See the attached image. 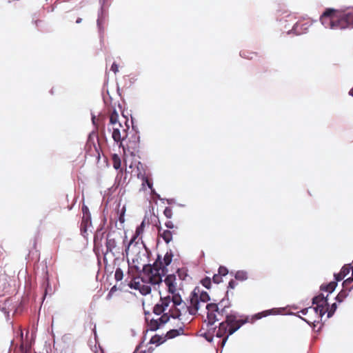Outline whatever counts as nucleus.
<instances>
[{"label":"nucleus","mask_w":353,"mask_h":353,"mask_svg":"<svg viewBox=\"0 0 353 353\" xmlns=\"http://www.w3.org/2000/svg\"><path fill=\"white\" fill-rule=\"evenodd\" d=\"M208 310L207 321L210 325H214L216 321L225 320L219 323L218 330L216 331V336L223 338L221 346L223 347L230 335L233 334L242 325L248 321V318L241 316L236 312H228L230 305H227L224 300L219 303H209L206 305Z\"/></svg>","instance_id":"1"},{"label":"nucleus","mask_w":353,"mask_h":353,"mask_svg":"<svg viewBox=\"0 0 353 353\" xmlns=\"http://www.w3.org/2000/svg\"><path fill=\"white\" fill-rule=\"evenodd\" d=\"M165 274V268H162L161 256L158 255L152 265H144L141 276L143 283L158 285L162 282V276Z\"/></svg>","instance_id":"2"},{"label":"nucleus","mask_w":353,"mask_h":353,"mask_svg":"<svg viewBox=\"0 0 353 353\" xmlns=\"http://www.w3.org/2000/svg\"><path fill=\"white\" fill-rule=\"evenodd\" d=\"M105 117L103 114H99L98 116L92 115V122L97 133L94 130L90 133V141H91L92 137L95 136L97 141V145L95 143H93L94 151H92V148L90 145V152H92V157L94 159V161L97 164L99 163L101 159V146L99 142V134L98 132H103L105 128Z\"/></svg>","instance_id":"3"},{"label":"nucleus","mask_w":353,"mask_h":353,"mask_svg":"<svg viewBox=\"0 0 353 353\" xmlns=\"http://www.w3.org/2000/svg\"><path fill=\"white\" fill-rule=\"evenodd\" d=\"M199 309L198 299L196 292H194L191 293L190 296L188 305L185 302H183L180 305L170 308L168 312L171 317L176 319L179 318L181 316L186 315L187 314L195 315L197 314Z\"/></svg>","instance_id":"4"},{"label":"nucleus","mask_w":353,"mask_h":353,"mask_svg":"<svg viewBox=\"0 0 353 353\" xmlns=\"http://www.w3.org/2000/svg\"><path fill=\"white\" fill-rule=\"evenodd\" d=\"M119 146L123 148L124 153L128 152L132 156L137 155L140 148V137L139 133L132 129L126 139L122 141V145H119Z\"/></svg>","instance_id":"5"},{"label":"nucleus","mask_w":353,"mask_h":353,"mask_svg":"<svg viewBox=\"0 0 353 353\" xmlns=\"http://www.w3.org/2000/svg\"><path fill=\"white\" fill-rule=\"evenodd\" d=\"M312 304L316 305V307L312 309L311 307L305 308L301 312L303 314L305 315L311 310L314 311L319 315V318H321L327 311L326 307L328 306L327 297L324 296L323 294H320L312 299Z\"/></svg>","instance_id":"6"},{"label":"nucleus","mask_w":353,"mask_h":353,"mask_svg":"<svg viewBox=\"0 0 353 353\" xmlns=\"http://www.w3.org/2000/svg\"><path fill=\"white\" fill-rule=\"evenodd\" d=\"M335 29L353 28V12L335 10Z\"/></svg>","instance_id":"7"},{"label":"nucleus","mask_w":353,"mask_h":353,"mask_svg":"<svg viewBox=\"0 0 353 353\" xmlns=\"http://www.w3.org/2000/svg\"><path fill=\"white\" fill-rule=\"evenodd\" d=\"M130 130L127 119H124L123 123L116 124L115 127H112V137L115 142L122 145V141L126 139Z\"/></svg>","instance_id":"8"},{"label":"nucleus","mask_w":353,"mask_h":353,"mask_svg":"<svg viewBox=\"0 0 353 353\" xmlns=\"http://www.w3.org/2000/svg\"><path fill=\"white\" fill-rule=\"evenodd\" d=\"M150 314L149 312L145 313V321L148 323L149 329L152 331H156L161 325L165 324L170 320L171 316L169 314V312H168L157 319H150Z\"/></svg>","instance_id":"9"},{"label":"nucleus","mask_w":353,"mask_h":353,"mask_svg":"<svg viewBox=\"0 0 353 353\" xmlns=\"http://www.w3.org/2000/svg\"><path fill=\"white\" fill-rule=\"evenodd\" d=\"M320 20L325 28L335 29V10L327 8L321 16Z\"/></svg>","instance_id":"10"},{"label":"nucleus","mask_w":353,"mask_h":353,"mask_svg":"<svg viewBox=\"0 0 353 353\" xmlns=\"http://www.w3.org/2000/svg\"><path fill=\"white\" fill-rule=\"evenodd\" d=\"M171 305V298L170 296L161 298L159 303H157L153 307V313L157 316L163 315L167 313Z\"/></svg>","instance_id":"11"},{"label":"nucleus","mask_w":353,"mask_h":353,"mask_svg":"<svg viewBox=\"0 0 353 353\" xmlns=\"http://www.w3.org/2000/svg\"><path fill=\"white\" fill-rule=\"evenodd\" d=\"M121 239V236L119 234H117L115 232L108 233L106 238L107 252H117V243Z\"/></svg>","instance_id":"12"},{"label":"nucleus","mask_w":353,"mask_h":353,"mask_svg":"<svg viewBox=\"0 0 353 353\" xmlns=\"http://www.w3.org/2000/svg\"><path fill=\"white\" fill-rule=\"evenodd\" d=\"M310 26L311 23L308 21H299L294 24L292 28V31L296 34H302L307 31Z\"/></svg>","instance_id":"13"},{"label":"nucleus","mask_w":353,"mask_h":353,"mask_svg":"<svg viewBox=\"0 0 353 353\" xmlns=\"http://www.w3.org/2000/svg\"><path fill=\"white\" fill-rule=\"evenodd\" d=\"M164 282L168 287V292L171 294L175 293L177 288L176 276L174 274L168 275Z\"/></svg>","instance_id":"14"},{"label":"nucleus","mask_w":353,"mask_h":353,"mask_svg":"<svg viewBox=\"0 0 353 353\" xmlns=\"http://www.w3.org/2000/svg\"><path fill=\"white\" fill-rule=\"evenodd\" d=\"M158 234L166 243H169L172 240V236L176 234L175 230H163L161 225H157Z\"/></svg>","instance_id":"15"},{"label":"nucleus","mask_w":353,"mask_h":353,"mask_svg":"<svg viewBox=\"0 0 353 353\" xmlns=\"http://www.w3.org/2000/svg\"><path fill=\"white\" fill-rule=\"evenodd\" d=\"M88 207L83 203L82 206L83 218L81 225V232L84 237L87 235V227L88 223Z\"/></svg>","instance_id":"16"},{"label":"nucleus","mask_w":353,"mask_h":353,"mask_svg":"<svg viewBox=\"0 0 353 353\" xmlns=\"http://www.w3.org/2000/svg\"><path fill=\"white\" fill-rule=\"evenodd\" d=\"M144 227H145V223L143 221L140 225H139L137 229H136V232H135V234L133 236V237L131 239V240L130 241V242L128 243V245L127 246V248H125V252H126V254H128V251H129V249H130V247L134 243H136L135 241L137 239V238H138L141 234H143V230H144Z\"/></svg>","instance_id":"17"},{"label":"nucleus","mask_w":353,"mask_h":353,"mask_svg":"<svg viewBox=\"0 0 353 353\" xmlns=\"http://www.w3.org/2000/svg\"><path fill=\"white\" fill-rule=\"evenodd\" d=\"M352 270V274H353V268L351 266V264H346L345 265L341 270V272L338 274H334V277L336 279V281H340L343 280L350 272V270Z\"/></svg>","instance_id":"18"},{"label":"nucleus","mask_w":353,"mask_h":353,"mask_svg":"<svg viewBox=\"0 0 353 353\" xmlns=\"http://www.w3.org/2000/svg\"><path fill=\"white\" fill-rule=\"evenodd\" d=\"M196 292V298L198 299L199 306L200 307L201 303H206L210 300V296L206 292H201L199 288H196L192 293Z\"/></svg>","instance_id":"19"},{"label":"nucleus","mask_w":353,"mask_h":353,"mask_svg":"<svg viewBox=\"0 0 353 353\" xmlns=\"http://www.w3.org/2000/svg\"><path fill=\"white\" fill-rule=\"evenodd\" d=\"M173 256L174 255L172 252L170 250L169 252H167L165 253L163 259V261L161 260L162 268H165V272H167V266H168L172 261Z\"/></svg>","instance_id":"20"},{"label":"nucleus","mask_w":353,"mask_h":353,"mask_svg":"<svg viewBox=\"0 0 353 353\" xmlns=\"http://www.w3.org/2000/svg\"><path fill=\"white\" fill-rule=\"evenodd\" d=\"M110 123L112 127H115L116 124H121V122L119 120V114L115 110H114L110 115Z\"/></svg>","instance_id":"21"},{"label":"nucleus","mask_w":353,"mask_h":353,"mask_svg":"<svg viewBox=\"0 0 353 353\" xmlns=\"http://www.w3.org/2000/svg\"><path fill=\"white\" fill-rule=\"evenodd\" d=\"M337 285L336 281H331L330 283L326 285H322L321 286V290L326 291L330 293H332Z\"/></svg>","instance_id":"22"},{"label":"nucleus","mask_w":353,"mask_h":353,"mask_svg":"<svg viewBox=\"0 0 353 353\" xmlns=\"http://www.w3.org/2000/svg\"><path fill=\"white\" fill-rule=\"evenodd\" d=\"M172 297L171 299V304L172 305L170 306V308H173L177 305H180L181 303H182L183 301H182V299L179 294H172Z\"/></svg>","instance_id":"23"},{"label":"nucleus","mask_w":353,"mask_h":353,"mask_svg":"<svg viewBox=\"0 0 353 353\" xmlns=\"http://www.w3.org/2000/svg\"><path fill=\"white\" fill-rule=\"evenodd\" d=\"M112 165L116 170L120 169L121 165V161L119 156L117 154H114L112 156Z\"/></svg>","instance_id":"24"},{"label":"nucleus","mask_w":353,"mask_h":353,"mask_svg":"<svg viewBox=\"0 0 353 353\" xmlns=\"http://www.w3.org/2000/svg\"><path fill=\"white\" fill-rule=\"evenodd\" d=\"M248 278V272L244 270H239L235 274V279L239 281H245Z\"/></svg>","instance_id":"25"},{"label":"nucleus","mask_w":353,"mask_h":353,"mask_svg":"<svg viewBox=\"0 0 353 353\" xmlns=\"http://www.w3.org/2000/svg\"><path fill=\"white\" fill-rule=\"evenodd\" d=\"M183 330L182 328H179L178 330H170L167 332L166 336L169 339H172L180 335L181 333H183Z\"/></svg>","instance_id":"26"},{"label":"nucleus","mask_w":353,"mask_h":353,"mask_svg":"<svg viewBox=\"0 0 353 353\" xmlns=\"http://www.w3.org/2000/svg\"><path fill=\"white\" fill-rule=\"evenodd\" d=\"M177 276L179 279L181 281L185 280L186 277L188 276V270L185 268H179L176 271Z\"/></svg>","instance_id":"27"},{"label":"nucleus","mask_w":353,"mask_h":353,"mask_svg":"<svg viewBox=\"0 0 353 353\" xmlns=\"http://www.w3.org/2000/svg\"><path fill=\"white\" fill-rule=\"evenodd\" d=\"M241 56L245 59H252L254 57H257V53L243 50L241 52Z\"/></svg>","instance_id":"28"},{"label":"nucleus","mask_w":353,"mask_h":353,"mask_svg":"<svg viewBox=\"0 0 353 353\" xmlns=\"http://www.w3.org/2000/svg\"><path fill=\"white\" fill-rule=\"evenodd\" d=\"M139 292L142 295H147L151 292V288L148 285L141 284Z\"/></svg>","instance_id":"29"},{"label":"nucleus","mask_w":353,"mask_h":353,"mask_svg":"<svg viewBox=\"0 0 353 353\" xmlns=\"http://www.w3.org/2000/svg\"><path fill=\"white\" fill-rule=\"evenodd\" d=\"M336 308H337V305H336V303H335L332 304L331 306H330L328 305V306L326 307V309H327V311L326 312V313H327V318H330L334 314Z\"/></svg>","instance_id":"30"},{"label":"nucleus","mask_w":353,"mask_h":353,"mask_svg":"<svg viewBox=\"0 0 353 353\" xmlns=\"http://www.w3.org/2000/svg\"><path fill=\"white\" fill-rule=\"evenodd\" d=\"M102 235L103 234H101V236L99 237L98 233L95 234L94 238V250L98 248L101 245Z\"/></svg>","instance_id":"31"},{"label":"nucleus","mask_w":353,"mask_h":353,"mask_svg":"<svg viewBox=\"0 0 353 353\" xmlns=\"http://www.w3.org/2000/svg\"><path fill=\"white\" fill-rule=\"evenodd\" d=\"M141 284L142 283H141L139 281H137L135 280H133V281H130V283H129L128 285H129V287L130 288L139 290Z\"/></svg>","instance_id":"32"},{"label":"nucleus","mask_w":353,"mask_h":353,"mask_svg":"<svg viewBox=\"0 0 353 353\" xmlns=\"http://www.w3.org/2000/svg\"><path fill=\"white\" fill-rule=\"evenodd\" d=\"M123 277V271L121 270V268H117L116 270V271H115V273H114V278H115V279L117 281H121Z\"/></svg>","instance_id":"33"},{"label":"nucleus","mask_w":353,"mask_h":353,"mask_svg":"<svg viewBox=\"0 0 353 353\" xmlns=\"http://www.w3.org/2000/svg\"><path fill=\"white\" fill-rule=\"evenodd\" d=\"M125 212V208L123 206L121 210H118L117 214H119V221L123 223L125 221L124 214Z\"/></svg>","instance_id":"34"},{"label":"nucleus","mask_w":353,"mask_h":353,"mask_svg":"<svg viewBox=\"0 0 353 353\" xmlns=\"http://www.w3.org/2000/svg\"><path fill=\"white\" fill-rule=\"evenodd\" d=\"M347 296V292L345 290L341 291L336 297V299L339 302H342L343 299Z\"/></svg>","instance_id":"35"},{"label":"nucleus","mask_w":353,"mask_h":353,"mask_svg":"<svg viewBox=\"0 0 353 353\" xmlns=\"http://www.w3.org/2000/svg\"><path fill=\"white\" fill-rule=\"evenodd\" d=\"M163 214L168 219H171L172 217V210L170 207H166L163 211Z\"/></svg>","instance_id":"36"},{"label":"nucleus","mask_w":353,"mask_h":353,"mask_svg":"<svg viewBox=\"0 0 353 353\" xmlns=\"http://www.w3.org/2000/svg\"><path fill=\"white\" fill-rule=\"evenodd\" d=\"M201 283L202 285L209 289L210 288V285H211V279L209 277H205V279H203L202 281H201Z\"/></svg>","instance_id":"37"},{"label":"nucleus","mask_w":353,"mask_h":353,"mask_svg":"<svg viewBox=\"0 0 353 353\" xmlns=\"http://www.w3.org/2000/svg\"><path fill=\"white\" fill-rule=\"evenodd\" d=\"M165 225L167 228L170 230H174L175 229H177V226L174 224V223L172 221H168L165 223Z\"/></svg>","instance_id":"38"},{"label":"nucleus","mask_w":353,"mask_h":353,"mask_svg":"<svg viewBox=\"0 0 353 353\" xmlns=\"http://www.w3.org/2000/svg\"><path fill=\"white\" fill-rule=\"evenodd\" d=\"M228 273V270L225 267L220 266L218 270V274L223 276H225Z\"/></svg>","instance_id":"39"},{"label":"nucleus","mask_w":353,"mask_h":353,"mask_svg":"<svg viewBox=\"0 0 353 353\" xmlns=\"http://www.w3.org/2000/svg\"><path fill=\"white\" fill-rule=\"evenodd\" d=\"M212 279L214 283L219 284L222 282V276L219 274H216L213 276Z\"/></svg>","instance_id":"40"},{"label":"nucleus","mask_w":353,"mask_h":353,"mask_svg":"<svg viewBox=\"0 0 353 353\" xmlns=\"http://www.w3.org/2000/svg\"><path fill=\"white\" fill-rule=\"evenodd\" d=\"M150 343L160 344L162 343L161 338L159 336H154L152 337V339L150 340Z\"/></svg>","instance_id":"41"},{"label":"nucleus","mask_w":353,"mask_h":353,"mask_svg":"<svg viewBox=\"0 0 353 353\" xmlns=\"http://www.w3.org/2000/svg\"><path fill=\"white\" fill-rule=\"evenodd\" d=\"M272 312L270 310L269 311H265V312H263L261 313H259L257 314L255 316L256 319H261V317L263 316H266L268 314H270Z\"/></svg>","instance_id":"42"},{"label":"nucleus","mask_w":353,"mask_h":353,"mask_svg":"<svg viewBox=\"0 0 353 353\" xmlns=\"http://www.w3.org/2000/svg\"><path fill=\"white\" fill-rule=\"evenodd\" d=\"M117 290V288L116 285H114L110 290L108 294V299H110L112 295L114 294V293Z\"/></svg>","instance_id":"43"},{"label":"nucleus","mask_w":353,"mask_h":353,"mask_svg":"<svg viewBox=\"0 0 353 353\" xmlns=\"http://www.w3.org/2000/svg\"><path fill=\"white\" fill-rule=\"evenodd\" d=\"M111 70L114 72V74L119 72V65L116 63H113L111 66Z\"/></svg>","instance_id":"44"},{"label":"nucleus","mask_w":353,"mask_h":353,"mask_svg":"<svg viewBox=\"0 0 353 353\" xmlns=\"http://www.w3.org/2000/svg\"><path fill=\"white\" fill-rule=\"evenodd\" d=\"M352 281H353V276L350 277V278L347 279L346 280H345L343 281V286H345V285H346L347 284L351 283Z\"/></svg>","instance_id":"45"},{"label":"nucleus","mask_w":353,"mask_h":353,"mask_svg":"<svg viewBox=\"0 0 353 353\" xmlns=\"http://www.w3.org/2000/svg\"><path fill=\"white\" fill-rule=\"evenodd\" d=\"M236 285V283L234 280H231L228 283V287L231 289H234Z\"/></svg>","instance_id":"46"},{"label":"nucleus","mask_w":353,"mask_h":353,"mask_svg":"<svg viewBox=\"0 0 353 353\" xmlns=\"http://www.w3.org/2000/svg\"><path fill=\"white\" fill-rule=\"evenodd\" d=\"M20 349L21 353H28V350L26 347L25 348L23 344L21 345Z\"/></svg>","instance_id":"47"},{"label":"nucleus","mask_w":353,"mask_h":353,"mask_svg":"<svg viewBox=\"0 0 353 353\" xmlns=\"http://www.w3.org/2000/svg\"><path fill=\"white\" fill-rule=\"evenodd\" d=\"M145 182L147 183V184H148V187H149L150 188H152V184L149 181L148 179V178H145Z\"/></svg>","instance_id":"48"},{"label":"nucleus","mask_w":353,"mask_h":353,"mask_svg":"<svg viewBox=\"0 0 353 353\" xmlns=\"http://www.w3.org/2000/svg\"><path fill=\"white\" fill-rule=\"evenodd\" d=\"M81 20L82 19L81 18H77V20H76V23H81Z\"/></svg>","instance_id":"49"},{"label":"nucleus","mask_w":353,"mask_h":353,"mask_svg":"<svg viewBox=\"0 0 353 353\" xmlns=\"http://www.w3.org/2000/svg\"><path fill=\"white\" fill-rule=\"evenodd\" d=\"M349 94L353 97V88L350 90Z\"/></svg>","instance_id":"50"},{"label":"nucleus","mask_w":353,"mask_h":353,"mask_svg":"<svg viewBox=\"0 0 353 353\" xmlns=\"http://www.w3.org/2000/svg\"><path fill=\"white\" fill-rule=\"evenodd\" d=\"M305 321L307 323H310V320L305 319Z\"/></svg>","instance_id":"51"}]
</instances>
